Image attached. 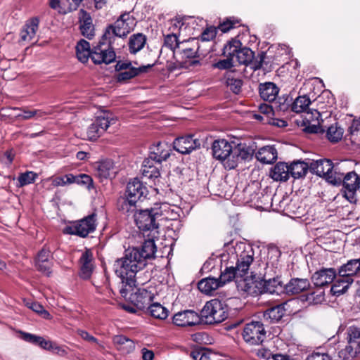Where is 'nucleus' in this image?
Listing matches in <instances>:
<instances>
[{
	"mask_svg": "<svg viewBox=\"0 0 360 360\" xmlns=\"http://www.w3.org/2000/svg\"><path fill=\"white\" fill-rule=\"evenodd\" d=\"M136 255V250L128 248L124 257L117 259L114 263L115 273L121 280L120 293L123 297H126L134 290L136 282V275L145 267L143 262L139 260Z\"/></svg>",
	"mask_w": 360,
	"mask_h": 360,
	"instance_id": "obj_1",
	"label": "nucleus"
},
{
	"mask_svg": "<svg viewBox=\"0 0 360 360\" xmlns=\"http://www.w3.org/2000/svg\"><path fill=\"white\" fill-rule=\"evenodd\" d=\"M242 43L237 39H232L226 44L223 49L224 56H234L236 60L240 64L252 65V68L254 70H259L263 68L264 59L266 58V53H262L259 56V60L254 59V52L249 48L241 47Z\"/></svg>",
	"mask_w": 360,
	"mask_h": 360,
	"instance_id": "obj_2",
	"label": "nucleus"
},
{
	"mask_svg": "<svg viewBox=\"0 0 360 360\" xmlns=\"http://www.w3.org/2000/svg\"><path fill=\"white\" fill-rule=\"evenodd\" d=\"M136 25V20L132 15L129 13H123L113 25L107 27L103 34V39L112 42V41H115V37H125L134 30Z\"/></svg>",
	"mask_w": 360,
	"mask_h": 360,
	"instance_id": "obj_3",
	"label": "nucleus"
},
{
	"mask_svg": "<svg viewBox=\"0 0 360 360\" xmlns=\"http://www.w3.org/2000/svg\"><path fill=\"white\" fill-rule=\"evenodd\" d=\"M200 316L206 323H221L228 317L227 305L218 299L211 300L203 307Z\"/></svg>",
	"mask_w": 360,
	"mask_h": 360,
	"instance_id": "obj_4",
	"label": "nucleus"
},
{
	"mask_svg": "<svg viewBox=\"0 0 360 360\" xmlns=\"http://www.w3.org/2000/svg\"><path fill=\"white\" fill-rule=\"evenodd\" d=\"M116 120V117L111 112H101L87 129L88 139L96 140L104 134L110 125L114 124Z\"/></svg>",
	"mask_w": 360,
	"mask_h": 360,
	"instance_id": "obj_5",
	"label": "nucleus"
},
{
	"mask_svg": "<svg viewBox=\"0 0 360 360\" xmlns=\"http://www.w3.org/2000/svg\"><path fill=\"white\" fill-rule=\"evenodd\" d=\"M113 42V41L110 42V40L102 38L98 44L93 47L91 58L94 63L109 64L115 60L116 55L112 46Z\"/></svg>",
	"mask_w": 360,
	"mask_h": 360,
	"instance_id": "obj_6",
	"label": "nucleus"
},
{
	"mask_svg": "<svg viewBox=\"0 0 360 360\" xmlns=\"http://www.w3.org/2000/svg\"><path fill=\"white\" fill-rule=\"evenodd\" d=\"M242 336L247 344L259 345L266 339V332L262 322L251 321L244 326Z\"/></svg>",
	"mask_w": 360,
	"mask_h": 360,
	"instance_id": "obj_7",
	"label": "nucleus"
},
{
	"mask_svg": "<svg viewBox=\"0 0 360 360\" xmlns=\"http://www.w3.org/2000/svg\"><path fill=\"white\" fill-rule=\"evenodd\" d=\"M96 214L95 213H92L80 220L72 221L69 226V234H74L82 238H85L96 230Z\"/></svg>",
	"mask_w": 360,
	"mask_h": 360,
	"instance_id": "obj_8",
	"label": "nucleus"
},
{
	"mask_svg": "<svg viewBox=\"0 0 360 360\" xmlns=\"http://www.w3.org/2000/svg\"><path fill=\"white\" fill-rule=\"evenodd\" d=\"M254 153L255 149L252 146L239 143L233 148L231 158L224 163V167L229 169H234L240 162L252 159Z\"/></svg>",
	"mask_w": 360,
	"mask_h": 360,
	"instance_id": "obj_9",
	"label": "nucleus"
},
{
	"mask_svg": "<svg viewBox=\"0 0 360 360\" xmlns=\"http://www.w3.org/2000/svg\"><path fill=\"white\" fill-rule=\"evenodd\" d=\"M134 221L140 230L152 231L158 228L155 209L139 210L134 214Z\"/></svg>",
	"mask_w": 360,
	"mask_h": 360,
	"instance_id": "obj_10",
	"label": "nucleus"
},
{
	"mask_svg": "<svg viewBox=\"0 0 360 360\" xmlns=\"http://www.w3.org/2000/svg\"><path fill=\"white\" fill-rule=\"evenodd\" d=\"M78 265L79 278L83 280L90 279L95 269L94 257L91 249L85 248L82 252Z\"/></svg>",
	"mask_w": 360,
	"mask_h": 360,
	"instance_id": "obj_11",
	"label": "nucleus"
},
{
	"mask_svg": "<svg viewBox=\"0 0 360 360\" xmlns=\"http://www.w3.org/2000/svg\"><path fill=\"white\" fill-rule=\"evenodd\" d=\"M23 339L27 342L38 345L41 348L51 352L53 354L61 356L65 354L64 347L59 346L53 341L46 340L43 337L25 333H23Z\"/></svg>",
	"mask_w": 360,
	"mask_h": 360,
	"instance_id": "obj_12",
	"label": "nucleus"
},
{
	"mask_svg": "<svg viewBox=\"0 0 360 360\" xmlns=\"http://www.w3.org/2000/svg\"><path fill=\"white\" fill-rule=\"evenodd\" d=\"M238 290L243 296H257L260 294V288L259 283L255 280V276L246 275L237 278L236 281Z\"/></svg>",
	"mask_w": 360,
	"mask_h": 360,
	"instance_id": "obj_13",
	"label": "nucleus"
},
{
	"mask_svg": "<svg viewBox=\"0 0 360 360\" xmlns=\"http://www.w3.org/2000/svg\"><path fill=\"white\" fill-rule=\"evenodd\" d=\"M236 255L237 260L234 267L240 277L245 276L249 274L250 266L254 260L253 250L248 247L247 250L244 249L239 253L236 251Z\"/></svg>",
	"mask_w": 360,
	"mask_h": 360,
	"instance_id": "obj_14",
	"label": "nucleus"
},
{
	"mask_svg": "<svg viewBox=\"0 0 360 360\" xmlns=\"http://www.w3.org/2000/svg\"><path fill=\"white\" fill-rule=\"evenodd\" d=\"M171 152L170 145L165 141H159L150 147L149 155L147 159L160 164L170 156Z\"/></svg>",
	"mask_w": 360,
	"mask_h": 360,
	"instance_id": "obj_15",
	"label": "nucleus"
},
{
	"mask_svg": "<svg viewBox=\"0 0 360 360\" xmlns=\"http://www.w3.org/2000/svg\"><path fill=\"white\" fill-rule=\"evenodd\" d=\"M233 149L231 143L225 139L216 140L212 146L213 157L224 162L231 158Z\"/></svg>",
	"mask_w": 360,
	"mask_h": 360,
	"instance_id": "obj_16",
	"label": "nucleus"
},
{
	"mask_svg": "<svg viewBox=\"0 0 360 360\" xmlns=\"http://www.w3.org/2000/svg\"><path fill=\"white\" fill-rule=\"evenodd\" d=\"M345 188V197L349 201L355 200V193L360 189V178L354 172H348L345 174L342 182Z\"/></svg>",
	"mask_w": 360,
	"mask_h": 360,
	"instance_id": "obj_17",
	"label": "nucleus"
},
{
	"mask_svg": "<svg viewBox=\"0 0 360 360\" xmlns=\"http://www.w3.org/2000/svg\"><path fill=\"white\" fill-rule=\"evenodd\" d=\"M78 22L82 35L88 39H92L95 36V27L90 14L81 9L78 13Z\"/></svg>",
	"mask_w": 360,
	"mask_h": 360,
	"instance_id": "obj_18",
	"label": "nucleus"
},
{
	"mask_svg": "<svg viewBox=\"0 0 360 360\" xmlns=\"http://www.w3.org/2000/svg\"><path fill=\"white\" fill-rule=\"evenodd\" d=\"M174 148L181 154L190 153L200 146V141L194 139L193 135L177 138L174 140Z\"/></svg>",
	"mask_w": 360,
	"mask_h": 360,
	"instance_id": "obj_19",
	"label": "nucleus"
},
{
	"mask_svg": "<svg viewBox=\"0 0 360 360\" xmlns=\"http://www.w3.org/2000/svg\"><path fill=\"white\" fill-rule=\"evenodd\" d=\"M201 318L193 310H185L175 314L173 316V323L177 326L186 327L199 324Z\"/></svg>",
	"mask_w": 360,
	"mask_h": 360,
	"instance_id": "obj_20",
	"label": "nucleus"
},
{
	"mask_svg": "<svg viewBox=\"0 0 360 360\" xmlns=\"http://www.w3.org/2000/svg\"><path fill=\"white\" fill-rule=\"evenodd\" d=\"M337 273L333 268H323L316 271L311 276V281L316 286L322 287L334 281Z\"/></svg>",
	"mask_w": 360,
	"mask_h": 360,
	"instance_id": "obj_21",
	"label": "nucleus"
},
{
	"mask_svg": "<svg viewBox=\"0 0 360 360\" xmlns=\"http://www.w3.org/2000/svg\"><path fill=\"white\" fill-rule=\"evenodd\" d=\"M130 299L137 309L144 311L152 302L153 295L146 289H138L134 294L131 295Z\"/></svg>",
	"mask_w": 360,
	"mask_h": 360,
	"instance_id": "obj_22",
	"label": "nucleus"
},
{
	"mask_svg": "<svg viewBox=\"0 0 360 360\" xmlns=\"http://www.w3.org/2000/svg\"><path fill=\"white\" fill-rule=\"evenodd\" d=\"M129 250H135L138 252V255L136 257L139 260L141 259L144 263V266H146L147 264V260L153 259L155 257L157 248L154 240L148 239L144 241L141 248H129Z\"/></svg>",
	"mask_w": 360,
	"mask_h": 360,
	"instance_id": "obj_23",
	"label": "nucleus"
},
{
	"mask_svg": "<svg viewBox=\"0 0 360 360\" xmlns=\"http://www.w3.org/2000/svg\"><path fill=\"white\" fill-rule=\"evenodd\" d=\"M52 264V257L50 251L42 249L38 253L36 258L35 266L37 269L49 276L51 273Z\"/></svg>",
	"mask_w": 360,
	"mask_h": 360,
	"instance_id": "obj_24",
	"label": "nucleus"
},
{
	"mask_svg": "<svg viewBox=\"0 0 360 360\" xmlns=\"http://www.w3.org/2000/svg\"><path fill=\"white\" fill-rule=\"evenodd\" d=\"M333 169V165L328 159H320L312 161L309 165V170L319 176H323L326 179Z\"/></svg>",
	"mask_w": 360,
	"mask_h": 360,
	"instance_id": "obj_25",
	"label": "nucleus"
},
{
	"mask_svg": "<svg viewBox=\"0 0 360 360\" xmlns=\"http://www.w3.org/2000/svg\"><path fill=\"white\" fill-rule=\"evenodd\" d=\"M117 172V168L111 160H105L96 163V173L101 179L115 177Z\"/></svg>",
	"mask_w": 360,
	"mask_h": 360,
	"instance_id": "obj_26",
	"label": "nucleus"
},
{
	"mask_svg": "<svg viewBox=\"0 0 360 360\" xmlns=\"http://www.w3.org/2000/svg\"><path fill=\"white\" fill-rule=\"evenodd\" d=\"M224 79L226 84L231 91L238 94L241 91L243 86V80L241 79V73L235 69L228 70L224 74Z\"/></svg>",
	"mask_w": 360,
	"mask_h": 360,
	"instance_id": "obj_27",
	"label": "nucleus"
},
{
	"mask_svg": "<svg viewBox=\"0 0 360 360\" xmlns=\"http://www.w3.org/2000/svg\"><path fill=\"white\" fill-rule=\"evenodd\" d=\"M146 191V187L143 186L142 182L138 178H134L128 182L125 195L139 200Z\"/></svg>",
	"mask_w": 360,
	"mask_h": 360,
	"instance_id": "obj_28",
	"label": "nucleus"
},
{
	"mask_svg": "<svg viewBox=\"0 0 360 360\" xmlns=\"http://www.w3.org/2000/svg\"><path fill=\"white\" fill-rule=\"evenodd\" d=\"M255 157L264 164H271L277 160L278 151L274 146H265L258 150Z\"/></svg>",
	"mask_w": 360,
	"mask_h": 360,
	"instance_id": "obj_29",
	"label": "nucleus"
},
{
	"mask_svg": "<svg viewBox=\"0 0 360 360\" xmlns=\"http://www.w3.org/2000/svg\"><path fill=\"white\" fill-rule=\"evenodd\" d=\"M138 201L139 200L125 195V196H122L118 199L117 208L123 214H127L128 216L132 214L133 217H134V214L138 212Z\"/></svg>",
	"mask_w": 360,
	"mask_h": 360,
	"instance_id": "obj_30",
	"label": "nucleus"
},
{
	"mask_svg": "<svg viewBox=\"0 0 360 360\" xmlns=\"http://www.w3.org/2000/svg\"><path fill=\"white\" fill-rule=\"evenodd\" d=\"M39 22L37 18H32L27 21L20 33L22 41H30L34 38L39 27Z\"/></svg>",
	"mask_w": 360,
	"mask_h": 360,
	"instance_id": "obj_31",
	"label": "nucleus"
},
{
	"mask_svg": "<svg viewBox=\"0 0 360 360\" xmlns=\"http://www.w3.org/2000/svg\"><path fill=\"white\" fill-rule=\"evenodd\" d=\"M12 111H18L19 112L15 115L10 113L9 116H13L17 120H30L33 117L37 119L42 118L45 117L47 113L41 110H30L25 108H13L10 109Z\"/></svg>",
	"mask_w": 360,
	"mask_h": 360,
	"instance_id": "obj_32",
	"label": "nucleus"
},
{
	"mask_svg": "<svg viewBox=\"0 0 360 360\" xmlns=\"http://www.w3.org/2000/svg\"><path fill=\"white\" fill-rule=\"evenodd\" d=\"M155 209V214L158 219L160 217L165 220H175L179 214L176 210L177 207H174L167 202L161 203L159 206L153 207Z\"/></svg>",
	"mask_w": 360,
	"mask_h": 360,
	"instance_id": "obj_33",
	"label": "nucleus"
},
{
	"mask_svg": "<svg viewBox=\"0 0 360 360\" xmlns=\"http://www.w3.org/2000/svg\"><path fill=\"white\" fill-rule=\"evenodd\" d=\"M259 95L264 101L272 102L276 98L279 89L273 82L260 84L259 87Z\"/></svg>",
	"mask_w": 360,
	"mask_h": 360,
	"instance_id": "obj_34",
	"label": "nucleus"
},
{
	"mask_svg": "<svg viewBox=\"0 0 360 360\" xmlns=\"http://www.w3.org/2000/svg\"><path fill=\"white\" fill-rule=\"evenodd\" d=\"M310 286L309 281L306 278H292L285 286L284 290L288 294H298L306 290Z\"/></svg>",
	"mask_w": 360,
	"mask_h": 360,
	"instance_id": "obj_35",
	"label": "nucleus"
},
{
	"mask_svg": "<svg viewBox=\"0 0 360 360\" xmlns=\"http://www.w3.org/2000/svg\"><path fill=\"white\" fill-rule=\"evenodd\" d=\"M287 302H283L274 307H270L266 309L263 314L265 320L269 321L270 323H275L279 321L284 316L285 312V306Z\"/></svg>",
	"mask_w": 360,
	"mask_h": 360,
	"instance_id": "obj_36",
	"label": "nucleus"
},
{
	"mask_svg": "<svg viewBox=\"0 0 360 360\" xmlns=\"http://www.w3.org/2000/svg\"><path fill=\"white\" fill-rule=\"evenodd\" d=\"M360 271V259H351L347 264L341 266L339 269L340 276H344L348 279H352V276L356 275Z\"/></svg>",
	"mask_w": 360,
	"mask_h": 360,
	"instance_id": "obj_37",
	"label": "nucleus"
},
{
	"mask_svg": "<svg viewBox=\"0 0 360 360\" xmlns=\"http://www.w3.org/2000/svg\"><path fill=\"white\" fill-rule=\"evenodd\" d=\"M269 176L274 181H285L290 176L288 165L285 162H278L271 169Z\"/></svg>",
	"mask_w": 360,
	"mask_h": 360,
	"instance_id": "obj_38",
	"label": "nucleus"
},
{
	"mask_svg": "<svg viewBox=\"0 0 360 360\" xmlns=\"http://www.w3.org/2000/svg\"><path fill=\"white\" fill-rule=\"evenodd\" d=\"M220 281L215 278H205L198 283L199 290L206 295H212L217 289L221 287Z\"/></svg>",
	"mask_w": 360,
	"mask_h": 360,
	"instance_id": "obj_39",
	"label": "nucleus"
},
{
	"mask_svg": "<svg viewBox=\"0 0 360 360\" xmlns=\"http://www.w3.org/2000/svg\"><path fill=\"white\" fill-rule=\"evenodd\" d=\"M146 37L142 33H136L130 36L128 46L131 53L135 54L140 51L146 43Z\"/></svg>",
	"mask_w": 360,
	"mask_h": 360,
	"instance_id": "obj_40",
	"label": "nucleus"
},
{
	"mask_svg": "<svg viewBox=\"0 0 360 360\" xmlns=\"http://www.w3.org/2000/svg\"><path fill=\"white\" fill-rule=\"evenodd\" d=\"M75 48L77 59L82 63H86L91 55L92 49L90 48L89 43L84 39H80Z\"/></svg>",
	"mask_w": 360,
	"mask_h": 360,
	"instance_id": "obj_41",
	"label": "nucleus"
},
{
	"mask_svg": "<svg viewBox=\"0 0 360 360\" xmlns=\"http://www.w3.org/2000/svg\"><path fill=\"white\" fill-rule=\"evenodd\" d=\"M333 282L334 283L331 287L330 291L333 295L338 296L347 291L350 284L353 282V279H348L339 275L338 277L336 276Z\"/></svg>",
	"mask_w": 360,
	"mask_h": 360,
	"instance_id": "obj_42",
	"label": "nucleus"
},
{
	"mask_svg": "<svg viewBox=\"0 0 360 360\" xmlns=\"http://www.w3.org/2000/svg\"><path fill=\"white\" fill-rule=\"evenodd\" d=\"M283 288L281 282L278 278L269 279L265 281L263 286L260 288V293L277 294L282 292Z\"/></svg>",
	"mask_w": 360,
	"mask_h": 360,
	"instance_id": "obj_43",
	"label": "nucleus"
},
{
	"mask_svg": "<svg viewBox=\"0 0 360 360\" xmlns=\"http://www.w3.org/2000/svg\"><path fill=\"white\" fill-rule=\"evenodd\" d=\"M153 65H148L147 66H141L139 68H129L123 71H119L117 75V79L118 82H126L137 75L140 73L146 72L148 68L153 67Z\"/></svg>",
	"mask_w": 360,
	"mask_h": 360,
	"instance_id": "obj_44",
	"label": "nucleus"
},
{
	"mask_svg": "<svg viewBox=\"0 0 360 360\" xmlns=\"http://www.w3.org/2000/svg\"><path fill=\"white\" fill-rule=\"evenodd\" d=\"M289 174L295 179L304 176L309 169L307 163L302 161H296L288 165Z\"/></svg>",
	"mask_w": 360,
	"mask_h": 360,
	"instance_id": "obj_45",
	"label": "nucleus"
},
{
	"mask_svg": "<svg viewBox=\"0 0 360 360\" xmlns=\"http://www.w3.org/2000/svg\"><path fill=\"white\" fill-rule=\"evenodd\" d=\"M359 353L357 347L348 344L345 348L340 349L337 355L332 357L333 360H352Z\"/></svg>",
	"mask_w": 360,
	"mask_h": 360,
	"instance_id": "obj_46",
	"label": "nucleus"
},
{
	"mask_svg": "<svg viewBox=\"0 0 360 360\" xmlns=\"http://www.w3.org/2000/svg\"><path fill=\"white\" fill-rule=\"evenodd\" d=\"M146 310L151 316L160 320L167 319L169 314L167 309L158 302L150 303Z\"/></svg>",
	"mask_w": 360,
	"mask_h": 360,
	"instance_id": "obj_47",
	"label": "nucleus"
},
{
	"mask_svg": "<svg viewBox=\"0 0 360 360\" xmlns=\"http://www.w3.org/2000/svg\"><path fill=\"white\" fill-rule=\"evenodd\" d=\"M310 104L311 100L309 96L306 95L300 96L292 103L291 110L296 113L307 112Z\"/></svg>",
	"mask_w": 360,
	"mask_h": 360,
	"instance_id": "obj_48",
	"label": "nucleus"
},
{
	"mask_svg": "<svg viewBox=\"0 0 360 360\" xmlns=\"http://www.w3.org/2000/svg\"><path fill=\"white\" fill-rule=\"evenodd\" d=\"M344 129L338 124L334 123L328 127L326 137L331 143H337L342 138Z\"/></svg>",
	"mask_w": 360,
	"mask_h": 360,
	"instance_id": "obj_49",
	"label": "nucleus"
},
{
	"mask_svg": "<svg viewBox=\"0 0 360 360\" xmlns=\"http://www.w3.org/2000/svg\"><path fill=\"white\" fill-rule=\"evenodd\" d=\"M92 179L90 176L84 174L79 175L69 174V184H77L81 185L88 189L92 187Z\"/></svg>",
	"mask_w": 360,
	"mask_h": 360,
	"instance_id": "obj_50",
	"label": "nucleus"
},
{
	"mask_svg": "<svg viewBox=\"0 0 360 360\" xmlns=\"http://www.w3.org/2000/svg\"><path fill=\"white\" fill-rule=\"evenodd\" d=\"M240 278L239 274H238L237 271L236 270L234 266L226 267L224 271H221L219 278L218 279L220 281L221 285H224L226 283L231 281L233 279L237 281V278Z\"/></svg>",
	"mask_w": 360,
	"mask_h": 360,
	"instance_id": "obj_51",
	"label": "nucleus"
},
{
	"mask_svg": "<svg viewBox=\"0 0 360 360\" xmlns=\"http://www.w3.org/2000/svg\"><path fill=\"white\" fill-rule=\"evenodd\" d=\"M141 172L143 175L148 179L157 178L160 176L159 170L152 165L149 159L143 160Z\"/></svg>",
	"mask_w": 360,
	"mask_h": 360,
	"instance_id": "obj_52",
	"label": "nucleus"
},
{
	"mask_svg": "<svg viewBox=\"0 0 360 360\" xmlns=\"http://www.w3.org/2000/svg\"><path fill=\"white\" fill-rule=\"evenodd\" d=\"M347 340L349 345L360 348V330L355 326H350L347 330Z\"/></svg>",
	"mask_w": 360,
	"mask_h": 360,
	"instance_id": "obj_53",
	"label": "nucleus"
},
{
	"mask_svg": "<svg viewBox=\"0 0 360 360\" xmlns=\"http://www.w3.org/2000/svg\"><path fill=\"white\" fill-rule=\"evenodd\" d=\"M37 174L34 172H26L19 175L18 181L20 186H24L34 182Z\"/></svg>",
	"mask_w": 360,
	"mask_h": 360,
	"instance_id": "obj_54",
	"label": "nucleus"
},
{
	"mask_svg": "<svg viewBox=\"0 0 360 360\" xmlns=\"http://www.w3.org/2000/svg\"><path fill=\"white\" fill-rule=\"evenodd\" d=\"M226 58L219 60L218 62L215 63L213 66L215 68H218L219 70H231V68L234 66V56H226Z\"/></svg>",
	"mask_w": 360,
	"mask_h": 360,
	"instance_id": "obj_55",
	"label": "nucleus"
},
{
	"mask_svg": "<svg viewBox=\"0 0 360 360\" xmlns=\"http://www.w3.org/2000/svg\"><path fill=\"white\" fill-rule=\"evenodd\" d=\"M338 170V166L333 165V172H330L329 174L327 180L334 184V185H340L342 184L345 174L343 173L340 172Z\"/></svg>",
	"mask_w": 360,
	"mask_h": 360,
	"instance_id": "obj_56",
	"label": "nucleus"
},
{
	"mask_svg": "<svg viewBox=\"0 0 360 360\" xmlns=\"http://www.w3.org/2000/svg\"><path fill=\"white\" fill-rule=\"evenodd\" d=\"M26 306L28 308L31 309L32 311L42 316V317H44V319H50V314L46 309H44L42 305H41L38 302H26Z\"/></svg>",
	"mask_w": 360,
	"mask_h": 360,
	"instance_id": "obj_57",
	"label": "nucleus"
},
{
	"mask_svg": "<svg viewBox=\"0 0 360 360\" xmlns=\"http://www.w3.org/2000/svg\"><path fill=\"white\" fill-rule=\"evenodd\" d=\"M307 300L309 304H319L325 301V295L323 291H316L310 293L307 297Z\"/></svg>",
	"mask_w": 360,
	"mask_h": 360,
	"instance_id": "obj_58",
	"label": "nucleus"
},
{
	"mask_svg": "<svg viewBox=\"0 0 360 360\" xmlns=\"http://www.w3.org/2000/svg\"><path fill=\"white\" fill-rule=\"evenodd\" d=\"M179 42L176 33L168 34L165 38V45L175 51L179 49Z\"/></svg>",
	"mask_w": 360,
	"mask_h": 360,
	"instance_id": "obj_59",
	"label": "nucleus"
},
{
	"mask_svg": "<svg viewBox=\"0 0 360 360\" xmlns=\"http://www.w3.org/2000/svg\"><path fill=\"white\" fill-rule=\"evenodd\" d=\"M77 333L84 340L90 343L96 344L101 349L104 348V346L98 342V339L89 334L87 331L78 330Z\"/></svg>",
	"mask_w": 360,
	"mask_h": 360,
	"instance_id": "obj_60",
	"label": "nucleus"
},
{
	"mask_svg": "<svg viewBox=\"0 0 360 360\" xmlns=\"http://www.w3.org/2000/svg\"><path fill=\"white\" fill-rule=\"evenodd\" d=\"M199 47H185L181 50V56L182 59H193L197 57Z\"/></svg>",
	"mask_w": 360,
	"mask_h": 360,
	"instance_id": "obj_61",
	"label": "nucleus"
},
{
	"mask_svg": "<svg viewBox=\"0 0 360 360\" xmlns=\"http://www.w3.org/2000/svg\"><path fill=\"white\" fill-rule=\"evenodd\" d=\"M191 357L193 360H210V354L204 349L193 351Z\"/></svg>",
	"mask_w": 360,
	"mask_h": 360,
	"instance_id": "obj_62",
	"label": "nucleus"
},
{
	"mask_svg": "<svg viewBox=\"0 0 360 360\" xmlns=\"http://www.w3.org/2000/svg\"><path fill=\"white\" fill-rule=\"evenodd\" d=\"M216 36V30L214 27H210L207 28L201 34V39L202 41H210L214 39Z\"/></svg>",
	"mask_w": 360,
	"mask_h": 360,
	"instance_id": "obj_63",
	"label": "nucleus"
},
{
	"mask_svg": "<svg viewBox=\"0 0 360 360\" xmlns=\"http://www.w3.org/2000/svg\"><path fill=\"white\" fill-rule=\"evenodd\" d=\"M306 360H333V359L326 353L314 352L309 355Z\"/></svg>",
	"mask_w": 360,
	"mask_h": 360,
	"instance_id": "obj_64",
	"label": "nucleus"
}]
</instances>
